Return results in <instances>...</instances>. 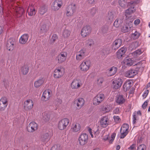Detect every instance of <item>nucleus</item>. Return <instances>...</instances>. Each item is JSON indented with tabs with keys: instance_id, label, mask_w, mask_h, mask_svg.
Masks as SVG:
<instances>
[{
	"instance_id": "obj_32",
	"label": "nucleus",
	"mask_w": 150,
	"mask_h": 150,
	"mask_svg": "<svg viewBox=\"0 0 150 150\" xmlns=\"http://www.w3.org/2000/svg\"><path fill=\"white\" fill-rule=\"evenodd\" d=\"M123 22V18H122L117 19L114 22V25L115 27H119L122 25Z\"/></svg>"
},
{
	"instance_id": "obj_33",
	"label": "nucleus",
	"mask_w": 150,
	"mask_h": 150,
	"mask_svg": "<svg viewBox=\"0 0 150 150\" xmlns=\"http://www.w3.org/2000/svg\"><path fill=\"white\" fill-rule=\"evenodd\" d=\"M47 11V7L45 6H43L40 7L38 12L40 15H43Z\"/></svg>"
},
{
	"instance_id": "obj_12",
	"label": "nucleus",
	"mask_w": 150,
	"mask_h": 150,
	"mask_svg": "<svg viewBox=\"0 0 150 150\" xmlns=\"http://www.w3.org/2000/svg\"><path fill=\"white\" fill-rule=\"evenodd\" d=\"M8 104L6 98H1L0 99V110H4Z\"/></svg>"
},
{
	"instance_id": "obj_6",
	"label": "nucleus",
	"mask_w": 150,
	"mask_h": 150,
	"mask_svg": "<svg viewBox=\"0 0 150 150\" xmlns=\"http://www.w3.org/2000/svg\"><path fill=\"white\" fill-rule=\"evenodd\" d=\"M131 6L127 10H126L125 12V15L126 16L127 19L129 18V20L132 19H133V18H132V16H128L130 15L135 11L134 6V5L132 4H131Z\"/></svg>"
},
{
	"instance_id": "obj_27",
	"label": "nucleus",
	"mask_w": 150,
	"mask_h": 150,
	"mask_svg": "<svg viewBox=\"0 0 150 150\" xmlns=\"http://www.w3.org/2000/svg\"><path fill=\"white\" fill-rule=\"evenodd\" d=\"M117 71V68L116 67L113 66L109 68L107 70L108 74L109 76H111L114 75Z\"/></svg>"
},
{
	"instance_id": "obj_30",
	"label": "nucleus",
	"mask_w": 150,
	"mask_h": 150,
	"mask_svg": "<svg viewBox=\"0 0 150 150\" xmlns=\"http://www.w3.org/2000/svg\"><path fill=\"white\" fill-rule=\"evenodd\" d=\"M116 102L119 105H121L125 102V99L123 95H119L116 97Z\"/></svg>"
},
{
	"instance_id": "obj_8",
	"label": "nucleus",
	"mask_w": 150,
	"mask_h": 150,
	"mask_svg": "<svg viewBox=\"0 0 150 150\" xmlns=\"http://www.w3.org/2000/svg\"><path fill=\"white\" fill-rule=\"evenodd\" d=\"M67 54L66 52H61L57 57V59L59 63H61L64 62L67 57Z\"/></svg>"
},
{
	"instance_id": "obj_60",
	"label": "nucleus",
	"mask_w": 150,
	"mask_h": 150,
	"mask_svg": "<svg viewBox=\"0 0 150 150\" xmlns=\"http://www.w3.org/2000/svg\"><path fill=\"white\" fill-rule=\"evenodd\" d=\"M120 112V109L118 108H116L113 111L114 114H118Z\"/></svg>"
},
{
	"instance_id": "obj_47",
	"label": "nucleus",
	"mask_w": 150,
	"mask_h": 150,
	"mask_svg": "<svg viewBox=\"0 0 150 150\" xmlns=\"http://www.w3.org/2000/svg\"><path fill=\"white\" fill-rule=\"evenodd\" d=\"M121 135L120 138L121 139L124 138L128 133V132L122 131L120 130Z\"/></svg>"
},
{
	"instance_id": "obj_62",
	"label": "nucleus",
	"mask_w": 150,
	"mask_h": 150,
	"mask_svg": "<svg viewBox=\"0 0 150 150\" xmlns=\"http://www.w3.org/2000/svg\"><path fill=\"white\" fill-rule=\"evenodd\" d=\"M142 53V51L139 50L136 51L134 52V54H136V55H139Z\"/></svg>"
},
{
	"instance_id": "obj_50",
	"label": "nucleus",
	"mask_w": 150,
	"mask_h": 150,
	"mask_svg": "<svg viewBox=\"0 0 150 150\" xmlns=\"http://www.w3.org/2000/svg\"><path fill=\"white\" fill-rule=\"evenodd\" d=\"M104 80L103 78L100 77L97 80V83L98 85L99 86H102V84L104 81Z\"/></svg>"
},
{
	"instance_id": "obj_49",
	"label": "nucleus",
	"mask_w": 150,
	"mask_h": 150,
	"mask_svg": "<svg viewBox=\"0 0 150 150\" xmlns=\"http://www.w3.org/2000/svg\"><path fill=\"white\" fill-rule=\"evenodd\" d=\"M52 8L54 11H57L58 10V8L57 7V1L56 2L55 0L53 3L52 4Z\"/></svg>"
},
{
	"instance_id": "obj_22",
	"label": "nucleus",
	"mask_w": 150,
	"mask_h": 150,
	"mask_svg": "<svg viewBox=\"0 0 150 150\" xmlns=\"http://www.w3.org/2000/svg\"><path fill=\"white\" fill-rule=\"evenodd\" d=\"M133 85V81L132 80L126 81L123 86L124 91H127L129 90Z\"/></svg>"
},
{
	"instance_id": "obj_19",
	"label": "nucleus",
	"mask_w": 150,
	"mask_h": 150,
	"mask_svg": "<svg viewBox=\"0 0 150 150\" xmlns=\"http://www.w3.org/2000/svg\"><path fill=\"white\" fill-rule=\"evenodd\" d=\"M118 3L119 5L124 8H127L132 4L129 2L128 0H119Z\"/></svg>"
},
{
	"instance_id": "obj_24",
	"label": "nucleus",
	"mask_w": 150,
	"mask_h": 150,
	"mask_svg": "<svg viewBox=\"0 0 150 150\" xmlns=\"http://www.w3.org/2000/svg\"><path fill=\"white\" fill-rule=\"evenodd\" d=\"M45 80V78L41 77L35 81L34 83V86L36 88H38L42 85Z\"/></svg>"
},
{
	"instance_id": "obj_1",
	"label": "nucleus",
	"mask_w": 150,
	"mask_h": 150,
	"mask_svg": "<svg viewBox=\"0 0 150 150\" xmlns=\"http://www.w3.org/2000/svg\"><path fill=\"white\" fill-rule=\"evenodd\" d=\"M133 19L129 20V18L126 19L125 24L122 26L121 28V31L124 33L128 32L130 30V28L132 26V22Z\"/></svg>"
},
{
	"instance_id": "obj_42",
	"label": "nucleus",
	"mask_w": 150,
	"mask_h": 150,
	"mask_svg": "<svg viewBox=\"0 0 150 150\" xmlns=\"http://www.w3.org/2000/svg\"><path fill=\"white\" fill-rule=\"evenodd\" d=\"M70 31L67 29L64 30L62 33V35L64 38L68 37L70 35Z\"/></svg>"
},
{
	"instance_id": "obj_59",
	"label": "nucleus",
	"mask_w": 150,
	"mask_h": 150,
	"mask_svg": "<svg viewBox=\"0 0 150 150\" xmlns=\"http://www.w3.org/2000/svg\"><path fill=\"white\" fill-rule=\"evenodd\" d=\"M136 145L135 144H133L128 149L131 150H134L136 149Z\"/></svg>"
},
{
	"instance_id": "obj_25",
	"label": "nucleus",
	"mask_w": 150,
	"mask_h": 150,
	"mask_svg": "<svg viewBox=\"0 0 150 150\" xmlns=\"http://www.w3.org/2000/svg\"><path fill=\"white\" fill-rule=\"evenodd\" d=\"M126 50L125 48L123 47L121 48L116 52L117 57L119 59L122 58Z\"/></svg>"
},
{
	"instance_id": "obj_48",
	"label": "nucleus",
	"mask_w": 150,
	"mask_h": 150,
	"mask_svg": "<svg viewBox=\"0 0 150 150\" xmlns=\"http://www.w3.org/2000/svg\"><path fill=\"white\" fill-rule=\"evenodd\" d=\"M87 44L89 47L93 46L94 45V42L91 39H89L87 42Z\"/></svg>"
},
{
	"instance_id": "obj_56",
	"label": "nucleus",
	"mask_w": 150,
	"mask_h": 150,
	"mask_svg": "<svg viewBox=\"0 0 150 150\" xmlns=\"http://www.w3.org/2000/svg\"><path fill=\"white\" fill-rule=\"evenodd\" d=\"M108 125V124L106 122H100V125L99 127L101 128H105Z\"/></svg>"
},
{
	"instance_id": "obj_64",
	"label": "nucleus",
	"mask_w": 150,
	"mask_h": 150,
	"mask_svg": "<svg viewBox=\"0 0 150 150\" xmlns=\"http://www.w3.org/2000/svg\"><path fill=\"white\" fill-rule=\"evenodd\" d=\"M140 20L139 19H137L135 20L134 22V24L135 25H137L139 23Z\"/></svg>"
},
{
	"instance_id": "obj_55",
	"label": "nucleus",
	"mask_w": 150,
	"mask_h": 150,
	"mask_svg": "<svg viewBox=\"0 0 150 150\" xmlns=\"http://www.w3.org/2000/svg\"><path fill=\"white\" fill-rule=\"evenodd\" d=\"M149 93V91L148 90H146L142 95V96L143 99H144L146 98Z\"/></svg>"
},
{
	"instance_id": "obj_17",
	"label": "nucleus",
	"mask_w": 150,
	"mask_h": 150,
	"mask_svg": "<svg viewBox=\"0 0 150 150\" xmlns=\"http://www.w3.org/2000/svg\"><path fill=\"white\" fill-rule=\"evenodd\" d=\"M75 104H76L77 108H81L84 105L85 100L82 98H79L75 100Z\"/></svg>"
},
{
	"instance_id": "obj_11",
	"label": "nucleus",
	"mask_w": 150,
	"mask_h": 150,
	"mask_svg": "<svg viewBox=\"0 0 150 150\" xmlns=\"http://www.w3.org/2000/svg\"><path fill=\"white\" fill-rule=\"evenodd\" d=\"M122 83V80L120 78L114 79L112 83L113 88L115 89H118L121 86Z\"/></svg>"
},
{
	"instance_id": "obj_46",
	"label": "nucleus",
	"mask_w": 150,
	"mask_h": 150,
	"mask_svg": "<svg viewBox=\"0 0 150 150\" xmlns=\"http://www.w3.org/2000/svg\"><path fill=\"white\" fill-rule=\"evenodd\" d=\"M61 147L59 144H55L53 146L50 150H61Z\"/></svg>"
},
{
	"instance_id": "obj_15",
	"label": "nucleus",
	"mask_w": 150,
	"mask_h": 150,
	"mask_svg": "<svg viewBox=\"0 0 150 150\" xmlns=\"http://www.w3.org/2000/svg\"><path fill=\"white\" fill-rule=\"evenodd\" d=\"M13 38H10L7 41L6 45V48L9 51H12L13 48V46L15 42Z\"/></svg>"
},
{
	"instance_id": "obj_16",
	"label": "nucleus",
	"mask_w": 150,
	"mask_h": 150,
	"mask_svg": "<svg viewBox=\"0 0 150 150\" xmlns=\"http://www.w3.org/2000/svg\"><path fill=\"white\" fill-rule=\"evenodd\" d=\"M63 74L62 69L58 68L54 70V76L55 78H59L61 77Z\"/></svg>"
},
{
	"instance_id": "obj_34",
	"label": "nucleus",
	"mask_w": 150,
	"mask_h": 150,
	"mask_svg": "<svg viewBox=\"0 0 150 150\" xmlns=\"http://www.w3.org/2000/svg\"><path fill=\"white\" fill-rule=\"evenodd\" d=\"M48 29L46 24H42L40 26V32L41 33H45L48 31Z\"/></svg>"
},
{
	"instance_id": "obj_38",
	"label": "nucleus",
	"mask_w": 150,
	"mask_h": 150,
	"mask_svg": "<svg viewBox=\"0 0 150 150\" xmlns=\"http://www.w3.org/2000/svg\"><path fill=\"white\" fill-rule=\"evenodd\" d=\"M101 31L103 34H107L110 31L108 26L106 25H104L102 27Z\"/></svg>"
},
{
	"instance_id": "obj_7",
	"label": "nucleus",
	"mask_w": 150,
	"mask_h": 150,
	"mask_svg": "<svg viewBox=\"0 0 150 150\" xmlns=\"http://www.w3.org/2000/svg\"><path fill=\"white\" fill-rule=\"evenodd\" d=\"M91 64L89 61H84L80 65L79 67L81 70L84 72L86 71L89 69Z\"/></svg>"
},
{
	"instance_id": "obj_28",
	"label": "nucleus",
	"mask_w": 150,
	"mask_h": 150,
	"mask_svg": "<svg viewBox=\"0 0 150 150\" xmlns=\"http://www.w3.org/2000/svg\"><path fill=\"white\" fill-rule=\"evenodd\" d=\"M141 113L140 110L138 111H135L133 113V122H136L137 121L139 117H141Z\"/></svg>"
},
{
	"instance_id": "obj_52",
	"label": "nucleus",
	"mask_w": 150,
	"mask_h": 150,
	"mask_svg": "<svg viewBox=\"0 0 150 150\" xmlns=\"http://www.w3.org/2000/svg\"><path fill=\"white\" fill-rule=\"evenodd\" d=\"M56 1H57V3L58 9H59L62 6V3L61 0H55Z\"/></svg>"
},
{
	"instance_id": "obj_36",
	"label": "nucleus",
	"mask_w": 150,
	"mask_h": 150,
	"mask_svg": "<svg viewBox=\"0 0 150 150\" xmlns=\"http://www.w3.org/2000/svg\"><path fill=\"white\" fill-rule=\"evenodd\" d=\"M123 62L125 65H126L127 66H130L132 65L133 62L131 58H127L124 59Z\"/></svg>"
},
{
	"instance_id": "obj_14",
	"label": "nucleus",
	"mask_w": 150,
	"mask_h": 150,
	"mask_svg": "<svg viewBox=\"0 0 150 150\" xmlns=\"http://www.w3.org/2000/svg\"><path fill=\"white\" fill-rule=\"evenodd\" d=\"M85 57L86 51L84 49H82L77 52L76 59L77 60L79 61L83 59Z\"/></svg>"
},
{
	"instance_id": "obj_18",
	"label": "nucleus",
	"mask_w": 150,
	"mask_h": 150,
	"mask_svg": "<svg viewBox=\"0 0 150 150\" xmlns=\"http://www.w3.org/2000/svg\"><path fill=\"white\" fill-rule=\"evenodd\" d=\"M122 41L121 39H116L112 44V49L116 50L121 45Z\"/></svg>"
},
{
	"instance_id": "obj_40",
	"label": "nucleus",
	"mask_w": 150,
	"mask_h": 150,
	"mask_svg": "<svg viewBox=\"0 0 150 150\" xmlns=\"http://www.w3.org/2000/svg\"><path fill=\"white\" fill-rule=\"evenodd\" d=\"M49 138V134L47 133H46L41 136V140L43 142H47L48 141Z\"/></svg>"
},
{
	"instance_id": "obj_10",
	"label": "nucleus",
	"mask_w": 150,
	"mask_h": 150,
	"mask_svg": "<svg viewBox=\"0 0 150 150\" xmlns=\"http://www.w3.org/2000/svg\"><path fill=\"white\" fill-rule=\"evenodd\" d=\"M38 127L36 122H30L27 126V130L29 132H32L38 129Z\"/></svg>"
},
{
	"instance_id": "obj_4",
	"label": "nucleus",
	"mask_w": 150,
	"mask_h": 150,
	"mask_svg": "<svg viewBox=\"0 0 150 150\" xmlns=\"http://www.w3.org/2000/svg\"><path fill=\"white\" fill-rule=\"evenodd\" d=\"M91 28L89 25H86L83 26L81 30V35L83 37H85L89 35L91 32Z\"/></svg>"
},
{
	"instance_id": "obj_5",
	"label": "nucleus",
	"mask_w": 150,
	"mask_h": 150,
	"mask_svg": "<svg viewBox=\"0 0 150 150\" xmlns=\"http://www.w3.org/2000/svg\"><path fill=\"white\" fill-rule=\"evenodd\" d=\"M88 140V135L85 133L81 134L79 138V143L81 145H83L86 144Z\"/></svg>"
},
{
	"instance_id": "obj_37",
	"label": "nucleus",
	"mask_w": 150,
	"mask_h": 150,
	"mask_svg": "<svg viewBox=\"0 0 150 150\" xmlns=\"http://www.w3.org/2000/svg\"><path fill=\"white\" fill-rule=\"evenodd\" d=\"M69 122H59L58 125V128L61 130L65 129L68 125Z\"/></svg>"
},
{
	"instance_id": "obj_45",
	"label": "nucleus",
	"mask_w": 150,
	"mask_h": 150,
	"mask_svg": "<svg viewBox=\"0 0 150 150\" xmlns=\"http://www.w3.org/2000/svg\"><path fill=\"white\" fill-rule=\"evenodd\" d=\"M114 17V15L112 12L110 11L108 12L107 18L110 21L113 20Z\"/></svg>"
},
{
	"instance_id": "obj_26",
	"label": "nucleus",
	"mask_w": 150,
	"mask_h": 150,
	"mask_svg": "<svg viewBox=\"0 0 150 150\" xmlns=\"http://www.w3.org/2000/svg\"><path fill=\"white\" fill-rule=\"evenodd\" d=\"M111 109V106L109 105H107L103 106L100 109V111L103 114H105L109 112Z\"/></svg>"
},
{
	"instance_id": "obj_41",
	"label": "nucleus",
	"mask_w": 150,
	"mask_h": 150,
	"mask_svg": "<svg viewBox=\"0 0 150 150\" xmlns=\"http://www.w3.org/2000/svg\"><path fill=\"white\" fill-rule=\"evenodd\" d=\"M129 125L126 123L124 124L121 127L120 130L122 131L128 132V129L129 128Z\"/></svg>"
},
{
	"instance_id": "obj_58",
	"label": "nucleus",
	"mask_w": 150,
	"mask_h": 150,
	"mask_svg": "<svg viewBox=\"0 0 150 150\" xmlns=\"http://www.w3.org/2000/svg\"><path fill=\"white\" fill-rule=\"evenodd\" d=\"M113 118L115 122H120L121 121L119 117L117 116H114Z\"/></svg>"
},
{
	"instance_id": "obj_43",
	"label": "nucleus",
	"mask_w": 150,
	"mask_h": 150,
	"mask_svg": "<svg viewBox=\"0 0 150 150\" xmlns=\"http://www.w3.org/2000/svg\"><path fill=\"white\" fill-rule=\"evenodd\" d=\"M50 115L47 112H45L43 115V119L45 121H48L50 119Z\"/></svg>"
},
{
	"instance_id": "obj_21",
	"label": "nucleus",
	"mask_w": 150,
	"mask_h": 150,
	"mask_svg": "<svg viewBox=\"0 0 150 150\" xmlns=\"http://www.w3.org/2000/svg\"><path fill=\"white\" fill-rule=\"evenodd\" d=\"M50 96V91L46 90L43 92L42 98L43 100L45 101L49 100Z\"/></svg>"
},
{
	"instance_id": "obj_53",
	"label": "nucleus",
	"mask_w": 150,
	"mask_h": 150,
	"mask_svg": "<svg viewBox=\"0 0 150 150\" xmlns=\"http://www.w3.org/2000/svg\"><path fill=\"white\" fill-rule=\"evenodd\" d=\"M108 119L107 116L102 117L100 120V122H108Z\"/></svg>"
},
{
	"instance_id": "obj_29",
	"label": "nucleus",
	"mask_w": 150,
	"mask_h": 150,
	"mask_svg": "<svg viewBox=\"0 0 150 150\" xmlns=\"http://www.w3.org/2000/svg\"><path fill=\"white\" fill-rule=\"evenodd\" d=\"M16 14L17 17L21 16L24 13V9L20 7H16L15 8Z\"/></svg>"
},
{
	"instance_id": "obj_57",
	"label": "nucleus",
	"mask_w": 150,
	"mask_h": 150,
	"mask_svg": "<svg viewBox=\"0 0 150 150\" xmlns=\"http://www.w3.org/2000/svg\"><path fill=\"white\" fill-rule=\"evenodd\" d=\"M58 38V37L57 35L55 34H54L53 35L51 39V40L53 42H54Z\"/></svg>"
},
{
	"instance_id": "obj_54",
	"label": "nucleus",
	"mask_w": 150,
	"mask_h": 150,
	"mask_svg": "<svg viewBox=\"0 0 150 150\" xmlns=\"http://www.w3.org/2000/svg\"><path fill=\"white\" fill-rule=\"evenodd\" d=\"M116 136V134L115 133H113L111 135V139H110L109 141V143L110 144H111L113 140L114 139Z\"/></svg>"
},
{
	"instance_id": "obj_23",
	"label": "nucleus",
	"mask_w": 150,
	"mask_h": 150,
	"mask_svg": "<svg viewBox=\"0 0 150 150\" xmlns=\"http://www.w3.org/2000/svg\"><path fill=\"white\" fill-rule=\"evenodd\" d=\"M29 38L28 35L27 34H25L21 36L19 38V42L20 44H24L28 41Z\"/></svg>"
},
{
	"instance_id": "obj_9",
	"label": "nucleus",
	"mask_w": 150,
	"mask_h": 150,
	"mask_svg": "<svg viewBox=\"0 0 150 150\" xmlns=\"http://www.w3.org/2000/svg\"><path fill=\"white\" fill-rule=\"evenodd\" d=\"M83 85L82 81L80 79H74L71 84V87L73 89H77Z\"/></svg>"
},
{
	"instance_id": "obj_31",
	"label": "nucleus",
	"mask_w": 150,
	"mask_h": 150,
	"mask_svg": "<svg viewBox=\"0 0 150 150\" xmlns=\"http://www.w3.org/2000/svg\"><path fill=\"white\" fill-rule=\"evenodd\" d=\"M27 12L28 15L30 16L35 15L36 13V11L32 5H30L29 6L27 10Z\"/></svg>"
},
{
	"instance_id": "obj_44",
	"label": "nucleus",
	"mask_w": 150,
	"mask_h": 150,
	"mask_svg": "<svg viewBox=\"0 0 150 150\" xmlns=\"http://www.w3.org/2000/svg\"><path fill=\"white\" fill-rule=\"evenodd\" d=\"M140 35V33L137 31H135V32L132 34V37L134 39H137L139 38Z\"/></svg>"
},
{
	"instance_id": "obj_63",
	"label": "nucleus",
	"mask_w": 150,
	"mask_h": 150,
	"mask_svg": "<svg viewBox=\"0 0 150 150\" xmlns=\"http://www.w3.org/2000/svg\"><path fill=\"white\" fill-rule=\"evenodd\" d=\"M88 131L89 132L90 134L91 135V137L92 138H93L94 137V136L93 134V132L92 131V129L90 128H88Z\"/></svg>"
},
{
	"instance_id": "obj_2",
	"label": "nucleus",
	"mask_w": 150,
	"mask_h": 150,
	"mask_svg": "<svg viewBox=\"0 0 150 150\" xmlns=\"http://www.w3.org/2000/svg\"><path fill=\"white\" fill-rule=\"evenodd\" d=\"M105 98L104 94L102 93H98L93 98V105H99L104 100Z\"/></svg>"
},
{
	"instance_id": "obj_20",
	"label": "nucleus",
	"mask_w": 150,
	"mask_h": 150,
	"mask_svg": "<svg viewBox=\"0 0 150 150\" xmlns=\"http://www.w3.org/2000/svg\"><path fill=\"white\" fill-rule=\"evenodd\" d=\"M81 129V125L79 122H73L72 124L71 130L72 132H76Z\"/></svg>"
},
{
	"instance_id": "obj_3",
	"label": "nucleus",
	"mask_w": 150,
	"mask_h": 150,
	"mask_svg": "<svg viewBox=\"0 0 150 150\" xmlns=\"http://www.w3.org/2000/svg\"><path fill=\"white\" fill-rule=\"evenodd\" d=\"M76 9L75 4H71L68 6L66 10V14L67 16H73Z\"/></svg>"
},
{
	"instance_id": "obj_39",
	"label": "nucleus",
	"mask_w": 150,
	"mask_h": 150,
	"mask_svg": "<svg viewBox=\"0 0 150 150\" xmlns=\"http://www.w3.org/2000/svg\"><path fill=\"white\" fill-rule=\"evenodd\" d=\"M29 68L27 65L23 66L21 69V72L23 75L26 74L28 72Z\"/></svg>"
},
{
	"instance_id": "obj_61",
	"label": "nucleus",
	"mask_w": 150,
	"mask_h": 150,
	"mask_svg": "<svg viewBox=\"0 0 150 150\" xmlns=\"http://www.w3.org/2000/svg\"><path fill=\"white\" fill-rule=\"evenodd\" d=\"M149 102V100H146L145 102L142 105V108L143 109H145L146 107L148 105V103Z\"/></svg>"
},
{
	"instance_id": "obj_35",
	"label": "nucleus",
	"mask_w": 150,
	"mask_h": 150,
	"mask_svg": "<svg viewBox=\"0 0 150 150\" xmlns=\"http://www.w3.org/2000/svg\"><path fill=\"white\" fill-rule=\"evenodd\" d=\"M137 71L134 69L129 70L127 72V76L129 78H132L137 74Z\"/></svg>"
},
{
	"instance_id": "obj_51",
	"label": "nucleus",
	"mask_w": 150,
	"mask_h": 150,
	"mask_svg": "<svg viewBox=\"0 0 150 150\" xmlns=\"http://www.w3.org/2000/svg\"><path fill=\"white\" fill-rule=\"evenodd\" d=\"M146 146L144 144H142L137 147V150H146Z\"/></svg>"
},
{
	"instance_id": "obj_13",
	"label": "nucleus",
	"mask_w": 150,
	"mask_h": 150,
	"mask_svg": "<svg viewBox=\"0 0 150 150\" xmlns=\"http://www.w3.org/2000/svg\"><path fill=\"white\" fill-rule=\"evenodd\" d=\"M33 102L31 99H28L24 102V107L26 110H30L33 107Z\"/></svg>"
}]
</instances>
